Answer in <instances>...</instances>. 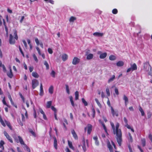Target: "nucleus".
<instances>
[{
  "instance_id": "nucleus-20",
  "label": "nucleus",
  "mask_w": 152,
  "mask_h": 152,
  "mask_svg": "<svg viewBox=\"0 0 152 152\" xmlns=\"http://www.w3.org/2000/svg\"><path fill=\"white\" fill-rule=\"evenodd\" d=\"M4 121L7 125L8 126L9 128L11 130H12V127L10 125V123L9 121H7L6 120H5Z\"/></svg>"
},
{
  "instance_id": "nucleus-30",
  "label": "nucleus",
  "mask_w": 152,
  "mask_h": 152,
  "mask_svg": "<svg viewBox=\"0 0 152 152\" xmlns=\"http://www.w3.org/2000/svg\"><path fill=\"white\" fill-rule=\"evenodd\" d=\"M69 99H70V102H71V103L72 106L73 107H74L75 104H74V101H73V100L72 96H70L69 97Z\"/></svg>"
},
{
  "instance_id": "nucleus-41",
  "label": "nucleus",
  "mask_w": 152,
  "mask_h": 152,
  "mask_svg": "<svg viewBox=\"0 0 152 152\" xmlns=\"http://www.w3.org/2000/svg\"><path fill=\"white\" fill-rule=\"evenodd\" d=\"M65 86H66V92L68 94H70V91H69V86L67 85L66 84L65 85Z\"/></svg>"
},
{
  "instance_id": "nucleus-43",
  "label": "nucleus",
  "mask_w": 152,
  "mask_h": 152,
  "mask_svg": "<svg viewBox=\"0 0 152 152\" xmlns=\"http://www.w3.org/2000/svg\"><path fill=\"white\" fill-rule=\"evenodd\" d=\"M50 75L53 77H55V75H56V72H55L53 71L52 70L51 73H50Z\"/></svg>"
},
{
  "instance_id": "nucleus-9",
  "label": "nucleus",
  "mask_w": 152,
  "mask_h": 152,
  "mask_svg": "<svg viewBox=\"0 0 152 152\" xmlns=\"http://www.w3.org/2000/svg\"><path fill=\"white\" fill-rule=\"evenodd\" d=\"M10 72L7 73V76L10 78H12L13 77V75L12 71V70L11 67H9Z\"/></svg>"
},
{
  "instance_id": "nucleus-56",
  "label": "nucleus",
  "mask_w": 152,
  "mask_h": 152,
  "mask_svg": "<svg viewBox=\"0 0 152 152\" xmlns=\"http://www.w3.org/2000/svg\"><path fill=\"white\" fill-rule=\"evenodd\" d=\"M51 109L53 110L54 112V113L56 112V109L54 107H53V106H51Z\"/></svg>"
},
{
  "instance_id": "nucleus-31",
  "label": "nucleus",
  "mask_w": 152,
  "mask_h": 152,
  "mask_svg": "<svg viewBox=\"0 0 152 152\" xmlns=\"http://www.w3.org/2000/svg\"><path fill=\"white\" fill-rule=\"evenodd\" d=\"M128 135L129 137V138H128L129 141L130 142H133V139L131 133H129Z\"/></svg>"
},
{
  "instance_id": "nucleus-28",
  "label": "nucleus",
  "mask_w": 152,
  "mask_h": 152,
  "mask_svg": "<svg viewBox=\"0 0 152 152\" xmlns=\"http://www.w3.org/2000/svg\"><path fill=\"white\" fill-rule=\"evenodd\" d=\"M139 111L141 113L142 115V116H144L145 115L144 112L141 106H140L139 107Z\"/></svg>"
},
{
  "instance_id": "nucleus-50",
  "label": "nucleus",
  "mask_w": 152,
  "mask_h": 152,
  "mask_svg": "<svg viewBox=\"0 0 152 152\" xmlns=\"http://www.w3.org/2000/svg\"><path fill=\"white\" fill-rule=\"evenodd\" d=\"M106 91L107 96H109L110 95V92L109 89L108 88H107Z\"/></svg>"
},
{
  "instance_id": "nucleus-19",
  "label": "nucleus",
  "mask_w": 152,
  "mask_h": 152,
  "mask_svg": "<svg viewBox=\"0 0 152 152\" xmlns=\"http://www.w3.org/2000/svg\"><path fill=\"white\" fill-rule=\"evenodd\" d=\"M94 140L95 141V144L97 145L98 146L99 145V141L98 140V137L97 136H96L94 137H93Z\"/></svg>"
},
{
  "instance_id": "nucleus-10",
  "label": "nucleus",
  "mask_w": 152,
  "mask_h": 152,
  "mask_svg": "<svg viewBox=\"0 0 152 152\" xmlns=\"http://www.w3.org/2000/svg\"><path fill=\"white\" fill-rule=\"evenodd\" d=\"M93 35L95 37H102L104 35V34L103 33L99 32H95L93 34Z\"/></svg>"
},
{
  "instance_id": "nucleus-6",
  "label": "nucleus",
  "mask_w": 152,
  "mask_h": 152,
  "mask_svg": "<svg viewBox=\"0 0 152 152\" xmlns=\"http://www.w3.org/2000/svg\"><path fill=\"white\" fill-rule=\"evenodd\" d=\"M4 135H5V136L7 137V138L9 141L11 143H12L13 141H12V139L11 137L7 133V132L6 131H4Z\"/></svg>"
},
{
  "instance_id": "nucleus-49",
  "label": "nucleus",
  "mask_w": 152,
  "mask_h": 152,
  "mask_svg": "<svg viewBox=\"0 0 152 152\" xmlns=\"http://www.w3.org/2000/svg\"><path fill=\"white\" fill-rule=\"evenodd\" d=\"M114 80V75H113L112 77L110 78L108 81V82L109 83L111 81H113Z\"/></svg>"
},
{
  "instance_id": "nucleus-17",
  "label": "nucleus",
  "mask_w": 152,
  "mask_h": 152,
  "mask_svg": "<svg viewBox=\"0 0 152 152\" xmlns=\"http://www.w3.org/2000/svg\"><path fill=\"white\" fill-rule=\"evenodd\" d=\"M116 64L118 66H122L124 65V62L122 61H119L116 63Z\"/></svg>"
},
{
  "instance_id": "nucleus-51",
  "label": "nucleus",
  "mask_w": 152,
  "mask_h": 152,
  "mask_svg": "<svg viewBox=\"0 0 152 152\" xmlns=\"http://www.w3.org/2000/svg\"><path fill=\"white\" fill-rule=\"evenodd\" d=\"M48 52L50 54H51L53 53V51L50 48H48Z\"/></svg>"
},
{
  "instance_id": "nucleus-52",
  "label": "nucleus",
  "mask_w": 152,
  "mask_h": 152,
  "mask_svg": "<svg viewBox=\"0 0 152 152\" xmlns=\"http://www.w3.org/2000/svg\"><path fill=\"white\" fill-rule=\"evenodd\" d=\"M36 48L37 50L38 51V54H39V55H41V51H40V50L39 48V47H37Z\"/></svg>"
},
{
  "instance_id": "nucleus-29",
  "label": "nucleus",
  "mask_w": 152,
  "mask_h": 152,
  "mask_svg": "<svg viewBox=\"0 0 152 152\" xmlns=\"http://www.w3.org/2000/svg\"><path fill=\"white\" fill-rule=\"evenodd\" d=\"M52 101H49L47 102L46 107L47 108H49L51 107L52 104Z\"/></svg>"
},
{
  "instance_id": "nucleus-58",
  "label": "nucleus",
  "mask_w": 152,
  "mask_h": 152,
  "mask_svg": "<svg viewBox=\"0 0 152 152\" xmlns=\"http://www.w3.org/2000/svg\"><path fill=\"white\" fill-rule=\"evenodd\" d=\"M35 42L37 45H39V40L37 38L35 39Z\"/></svg>"
},
{
  "instance_id": "nucleus-42",
  "label": "nucleus",
  "mask_w": 152,
  "mask_h": 152,
  "mask_svg": "<svg viewBox=\"0 0 152 152\" xmlns=\"http://www.w3.org/2000/svg\"><path fill=\"white\" fill-rule=\"evenodd\" d=\"M148 66H149L150 67H151V66L148 63H145L144 64V69H146V67H148Z\"/></svg>"
},
{
  "instance_id": "nucleus-46",
  "label": "nucleus",
  "mask_w": 152,
  "mask_h": 152,
  "mask_svg": "<svg viewBox=\"0 0 152 152\" xmlns=\"http://www.w3.org/2000/svg\"><path fill=\"white\" fill-rule=\"evenodd\" d=\"M19 136H18V137H15L14 138L15 141L17 143H18L19 142H20V140H19V138H18Z\"/></svg>"
},
{
  "instance_id": "nucleus-38",
  "label": "nucleus",
  "mask_w": 152,
  "mask_h": 152,
  "mask_svg": "<svg viewBox=\"0 0 152 152\" xmlns=\"http://www.w3.org/2000/svg\"><path fill=\"white\" fill-rule=\"evenodd\" d=\"M82 102L84 104V105L85 106H87L88 105V103L85 100L84 98H82Z\"/></svg>"
},
{
  "instance_id": "nucleus-21",
  "label": "nucleus",
  "mask_w": 152,
  "mask_h": 152,
  "mask_svg": "<svg viewBox=\"0 0 152 152\" xmlns=\"http://www.w3.org/2000/svg\"><path fill=\"white\" fill-rule=\"evenodd\" d=\"M94 57V55L91 53H90L88 54L86 57V59L88 60H90L93 58Z\"/></svg>"
},
{
  "instance_id": "nucleus-61",
  "label": "nucleus",
  "mask_w": 152,
  "mask_h": 152,
  "mask_svg": "<svg viewBox=\"0 0 152 152\" xmlns=\"http://www.w3.org/2000/svg\"><path fill=\"white\" fill-rule=\"evenodd\" d=\"M6 28V29H5V31L6 32V35L7 37H8V28Z\"/></svg>"
},
{
  "instance_id": "nucleus-12",
  "label": "nucleus",
  "mask_w": 152,
  "mask_h": 152,
  "mask_svg": "<svg viewBox=\"0 0 152 152\" xmlns=\"http://www.w3.org/2000/svg\"><path fill=\"white\" fill-rule=\"evenodd\" d=\"M107 104L111 108V112L112 113L113 115V116L114 115V110L113 108V107L112 106H111L110 104V101L109 99L107 100Z\"/></svg>"
},
{
  "instance_id": "nucleus-64",
  "label": "nucleus",
  "mask_w": 152,
  "mask_h": 152,
  "mask_svg": "<svg viewBox=\"0 0 152 152\" xmlns=\"http://www.w3.org/2000/svg\"><path fill=\"white\" fill-rule=\"evenodd\" d=\"M128 147L129 148V149L130 152H133L132 149L131 148V146L130 145H129L128 146Z\"/></svg>"
},
{
  "instance_id": "nucleus-15",
  "label": "nucleus",
  "mask_w": 152,
  "mask_h": 152,
  "mask_svg": "<svg viewBox=\"0 0 152 152\" xmlns=\"http://www.w3.org/2000/svg\"><path fill=\"white\" fill-rule=\"evenodd\" d=\"M124 120L125 123V126L128 129H130V126L128 124V121L126 117H124Z\"/></svg>"
},
{
  "instance_id": "nucleus-44",
  "label": "nucleus",
  "mask_w": 152,
  "mask_h": 152,
  "mask_svg": "<svg viewBox=\"0 0 152 152\" xmlns=\"http://www.w3.org/2000/svg\"><path fill=\"white\" fill-rule=\"evenodd\" d=\"M8 97L10 99V102L12 105H14V103L12 101V99L10 95H9L8 96Z\"/></svg>"
},
{
  "instance_id": "nucleus-32",
  "label": "nucleus",
  "mask_w": 152,
  "mask_h": 152,
  "mask_svg": "<svg viewBox=\"0 0 152 152\" xmlns=\"http://www.w3.org/2000/svg\"><path fill=\"white\" fill-rule=\"evenodd\" d=\"M4 141L3 140H1L0 142V148H2L3 150H4V147L3 145L4 144Z\"/></svg>"
},
{
  "instance_id": "nucleus-63",
  "label": "nucleus",
  "mask_w": 152,
  "mask_h": 152,
  "mask_svg": "<svg viewBox=\"0 0 152 152\" xmlns=\"http://www.w3.org/2000/svg\"><path fill=\"white\" fill-rule=\"evenodd\" d=\"M34 67L33 66H30L29 67V70L30 72H31L33 70Z\"/></svg>"
},
{
  "instance_id": "nucleus-14",
  "label": "nucleus",
  "mask_w": 152,
  "mask_h": 152,
  "mask_svg": "<svg viewBox=\"0 0 152 152\" xmlns=\"http://www.w3.org/2000/svg\"><path fill=\"white\" fill-rule=\"evenodd\" d=\"M54 139V148L57 150V140L55 137H53Z\"/></svg>"
},
{
  "instance_id": "nucleus-1",
  "label": "nucleus",
  "mask_w": 152,
  "mask_h": 152,
  "mask_svg": "<svg viewBox=\"0 0 152 152\" xmlns=\"http://www.w3.org/2000/svg\"><path fill=\"white\" fill-rule=\"evenodd\" d=\"M119 124L118 123H117L115 126V134H116L115 138L119 146H121L122 142V134L121 129H119Z\"/></svg>"
},
{
  "instance_id": "nucleus-53",
  "label": "nucleus",
  "mask_w": 152,
  "mask_h": 152,
  "mask_svg": "<svg viewBox=\"0 0 152 152\" xmlns=\"http://www.w3.org/2000/svg\"><path fill=\"white\" fill-rule=\"evenodd\" d=\"M19 95L20 96V97L22 99V100L23 101V102H25V100H24V97L22 95V94L21 93H19Z\"/></svg>"
},
{
  "instance_id": "nucleus-7",
  "label": "nucleus",
  "mask_w": 152,
  "mask_h": 152,
  "mask_svg": "<svg viewBox=\"0 0 152 152\" xmlns=\"http://www.w3.org/2000/svg\"><path fill=\"white\" fill-rule=\"evenodd\" d=\"M80 61V59L77 57H75L72 61V63L74 65H76Z\"/></svg>"
},
{
  "instance_id": "nucleus-23",
  "label": "nucleus",
  "mask_w": 152,
  "mask_h": 152,
  "mask_svg": "<svg viewBox=\"0 0 152 152\" xmlns=\"http://www.w3.org/2000/svg\"><path fill=\"white\" fill-rule=\"evenodd\" d=\"M32 75L34 77L36 78H38L39 77V75L36 72H33L32 73Z\"/></svg>"
},
{
  "instance_id": "nucleus-13",
  "label": "nucleus",
  "mask_w": 152,
  "mask_h": 152,
  "mask_svg": "<svg viewBox=\"0 0 152 152\" xmlns=\"http://www.w3.org/2000/svg\"><path fill=\"white\" fill-rule=\"evenodd\" d=\"M44 94V91L43 88V86L42 84L41 83L40 85V92L39 95L40 96H43Z\"/></svg>"
},
{
  "instance_id": "nucleus-60",
  "label": "nucleus",
  "mask_w": 152,
  "mask_h": 152,
  "mask_svg": "<svg viewBox=\"0 0 152 152\" xmlns=\"http://www.w3.org/2000/svg\"><path fill=\"white\" fill-rule=\"evenodd\" d=\"M115 92L116 95H118L119 94V93L117 88H115Z\"/></svg>"
},
{
  "instance_id": "nucleus-39",
  "label": "nucleus",
  "mask_w": 152,
  "mask_h": 152,
  "mask_svg": "<svg viewBox=\"0 0 152 152\" xmlns=\"http://www.w3.org/2000/svg\"><path fill=\"white\" fill-rule=\"evenodd\" d=\"M95 100L96 102V103L98 105V106L100 107H102L101 104H100V103L99 102V101L98 100V99H96V98H95Z\"/></svg>"
},
{
  "instance_id": "nucleus-18",
  "label": "nucleus",
  "mask_w": 152,
  "mask_h": 152,
  "mask_svg": "<svg viewBox=\"0 0 152 152\" xmlns=\"http://www.w3.org/2000/svg\"><path fill=\"white\" fill-rule=\"evenodd\" d=\"M107 56V53H106L105 52L101 53L99 56V58L101 59H103L105 58Z\"/></svg>"
},
{
  "instance_id": "nucleus-55",
  "label": "nucleus",
  "mask_w": 152,
  "mask_h": 152,
  "mask_svg": "<svg viewBox=\"0 0 152 152\" xmlns=\"http://www.w3.org/2000/svg\"><path fill=\"white\" fill-rule=\"evenodd\" d=\"M151 116V114L150 112H148L147 113V117L148 118H150Z\"/></svg>"
},
{
  "instance_id": "nucleus-24",
  "label": "nucleus",
  "mask_w": 152,
  "mask_h": 152,
  "mask_svg": "<svg viewBox=\"0 0 152 152\" xmlns=\"http://www.w3.org/2000/svg\"><path fill=\"white\" fill-rule=\"evenodd\" d=\"M68 56L66 54H64L62 55V59L64 61H66L68 58Z\"/></svg>"
},
{
  "instance_id": "nucleus-26",
  "label": "nucleus",
  "mask_w": 152,
  "mask_h": 152,
  "mask_svg": "<svg viewBox=\"0 0 152 152\" xmlns=\"http://www.w3.org/2000/svg\"><path fill=\"white\" fill-rule=\"evenodd\" d=\"M2 102L4 105H5L7 106L8 107L10 108V105H8L6 103L5 99V97H4L2 100Z\"/></svg>"
},
{
  "instance_id": "nucleus-8",
  "label": "nucleus",
  "mask_w": 152,
  "mask_h": 152,
  "mask_svg": "<svg viewBox=\"0 0 152 152\" xmlns=\"http://www.w3.org/2000/svg\"><path fill=\"white\" fill-rule=\"evenodd\" d=\"M107 146L110 152H113V147L109 140L107 142Z\"/></svg>"
},
{
  "instance_id": "nucleus-47",
  "label": "nucleus",
  "mask_w": 152,
  "mask_h": 152,
  "mask_svg": "<svg viewBox=\"0 0 152 152\" xmlns=\"http://www.w3.org/2000/svg\"><path fill=\"white\" fill-rule=\"evenodd\" d=\"M102 126H103V128H104V130L105 131V132L106 133H107V129L106 128V126L104 124H103L102 125Z\"/></svg>"
},
{
  "instance_id": "nucleus-59",
  "label": "nucleus",
  "mask_w": 152,
  "mask_h": 152,
  "mask_svg": "<svg viewBox=\"0 0 152 152\" xmlns=\"http://www.w3.org/2000/svg\"><path fill=\"white\" fill-rule=\"evenodd\" d=\"M109 59L111 60H114V56L113 55H111L109 56Z\"/></svg>"
},
{
  "instance_id": "nucleus-40",
  "label": "nucleus",
  "mask_w": 152,
  "mask_h": 152,
  "mask_svg": "<svg viewBox=\"0 0 152 152\" xmlns=\"http://www.w3.org/2000/svg\"><path fill=\"white\" fill-rule=\"evenodd\" d=\"M142 144V146L144 147L145 145V139H143L141 140Z\"/></svg>"
},
{
  "instance_id": "nucleus-25",
  "label": "nucleus",
  "mask_w": 152,
  "mask_h": 152,
  "mask_svg": "<svg viewBox=\"0 0 152 152\" xmlns=\"http://www.w3.org/2000/svg\"><path fill=\"white\" fill-rule=\"evenodd\" d=\"M49 92L51 94H52L53 93V87L52 86H51L49 88Z\"/></svg>"
},
{
  "instance_id": "nucleus-36",
  "label": "nucleus",
  "mask_w": 152,
  "mask_h": 152,
  "mask_svg": "<svg viewBox=\"0 0 152 152\" xmlns=\"http://www.w3.org/2000/svg\"><path fill=\"white\" fill-rule=\"evenodd\" d=\"M123 99L125 101V104L128 102V99L127 97L125 95L124 96Z\"/></svg>"
},
{
  "instance_id": "nucleus-54",
  "label": "nucleus",
  "mask_w": 152,
  "mask_h": 152,
  "mask_svg": "<svg viewBox=\"0 0 152 152\" xmlns=\"http://www.w3.org/2000/svg\"><path fill=\"white\" fill-rule=\"evenodd\" d=\"M110 123L113 130V132L114 133V124L113 122L111 121H110Z\"/></svg>"
},
{
  "instance_id": "nucleus-5",
  "label": "nucleus",
  "mask_w": 152,
  "mask_h": 152,
  "mask_svg": "<svg viewBox=\"0 0 152 152\" xmlns=\"http://www.w3.org/2000/svg\"><path fill=\"white\" fill-rule=\"evenodd\" d=\"M39 84L38 81L37 80L34 79L32 80V86L33 89L35 88Z\"/></svg>"
},
{
  "instance_id": "nucleus-27",
  "label": "nucleus",
  "mask_w": 152,
  "mask_h": 152,
  "mask_svg": "<svg viewBox=\"0 0 152 152\" xmlns=\"http://www.w3.org/2000/svg\"><path fill=\"white\" fill-rule=\"evenodd\" d=\"M83 145L82 146V148L84 152H85L86 151V148L85 145V140L84 139L83 140Z\"/></svg>"
},
{
  "instance_id": "nucleus-22",
  "label": "nucleus",
  "mask_w": 152,
  "mask_h": 152,
  "mask_svg": "<svg viewBox=\"0 0 152 152\" xmlns=\"http://www.w3.org/2000/svg\"><path fill=\"white\" fill-rule=\"evenodd\" d=\"M68 145H69V147L72 150H75V148L74 147H73L72 144V142H71L70 141H69L68 140Z\"/></svg>"
},
{
  "instance_id": "nucleus-3",
  "label": "nucleus",
  "mask_w": 152,
  "mask_h": 152,
  "mask_svg": "<svg viewBox=\"0 0 152 152\" xmlns=\"http://www.w3.org/2000/svg\"><path fill=\"white\" fill-rule=\"evenodd\" d=\"M18 138L20 140V143L21 145H24V148L26 149L27 151L28 152H30L31 150L29 147L23 141V139L20 136H19Z\"/></svg>"
},
{
  "instance_id": "nucleus-2",
  "label": "nucleus",
  "mask_w": 152,
  "mask_h": 152,
  "mask_svg": "<svg viewBox=\"0 0 152 152\" xmlns=\"http://www.w3.org/2000/svg\"><path fill=\"white\" fill-rule=\"evenodd\" d=\"M13 35L10 34L9 35V42L10 44L14 45L15 42V39L17 40L18 39V37L17 34V32L16 30H14Z\"/></svg>"
},
{
  "instance_id": "nucleus-45",
  "label": "nucleus",
  "mask_w": 152,
  "mask_h": 152,
  "mask_svg": "<svg viewBox=\"0 0 152 152\" xmlns=\"http://www.w3.org/2000/svg\"><path fill=\"white\" fill-rule=\"evenodd\" d=\"M19 49L20 51V53L22 54V55L24 57V53L23 52V51H22V49L21 48V47H20V46H19Z\"/></svg>"
},
{
  "instance_id": "nucleus-11",
  "label": "nucleus",
  "mask_w": 152,
  "mask_h": 152,
  "mask_svg": "<svg viewBox=\"0 0 152 152\" xmlns=\"http://www.w3.org/2000/svg\"><path fill=\"white\" fill-rule=\"evenodd\" d=\"M71 133L73 135V137L75 140H77L78 139V136L75 132L74 129H72L71 131Z\"/></svg>"
},
{
  "instance_id": "nucleus-37",
  "label": "nucleus",
  "mask_w": 152,
  "mask_h": 152,
  "mask_svg": "<svg viewBox=\"0 0 152 152\" xmlns=\"http://www.w3.org/2000/svg\"><path fill=\"white\" fill-rule=\"evenodd\" d=\"M44 64L45 66L46 67V69L48 70L49 69V66L48 63L46 61H45L44 62Z\"/></svg>"
},
{
  "instance_id": "nucleus-33",
  "label": "nucleus",
  "mask_w": 152,
  "mask_h": 152,
  "mask_svg": "<svg viewBox=\"0 0 152 152\" xmlns=\"http://www.w3.org/2000/svg\"><path fill=\"white\" fill-rule=\"evenodd\" d=\"M29 132L34 137H36V134L35 132L33 131V130L31 129H30L29 130Z\"/></svg>"
},
{
  "instance_id": "nucleus-48",
  "label": "nucleus",
  "mask_w": 152,
  "mask_h": 152,
  "mask_svg": "<svg viewBox=\"0 0 152 152\" xmlns=\"http://www.w3.org/2000/svg\"><path fill=\"white\" fill-rule=\"evenodd\" d=\"M33 57L34 58V60L35 61L37 62H38V60L36 56V55L35 54H34L33 55Z\"/></svg>"
},
{
  "instance_id": "nucleus-57",
  "label": "nucleus",
  "mask_w": 152,
  "mask_h": 152,
  "mask_svg": "<svg viewBox=\"0 0 152 152\" xmlns=\"http://www.w3.org/2000/svg\"><path fill=\"white\" fill-rule=\"evenodd\" d=\"M23 44L24 45L25 47L26 48H27V43H26V42L25 40H23Z\"/></svg>"
},
{
  "instance_id": "nucleus-16",
  "label": "nucleus",
  "mask_w": 152,
  "mask_h": 152,
  "mask_svg": "<svg viewBox=\"0 0 152 152\" xmlns=\"http://www.w3.org/2000/svg\"><path fill=\"white\" fill-rule=\"evenodd\" d=\"M132 71H134L137 69V66L135 63L133 64L132 65H131V67Z\"/></svg>"
},
{
  "instance_id": "nucleus-34",
  "label": "nucleus",
  "mask_w": 152,
  "mask_h": 152,
  "mask_svg": "<svg viewBox=\"0 0 152 152\" xmlns=\"http://www.w3.org/2000/svg\"><path fill=\"white\" fill-rule=\"evenodd\" d=\"M76 19V17L73 16H71L69 19V21L70 22H73Z\"/></svg>"
},
{
  "instance_id": "nucleus-35",
  "label": "nucleus",
  "mask_w": 152,
  "mask_h": 152,
  "mask_svg": "<svg viewBox=\"0 0 152 152\" xmlns=\"http://www.w3.org/2000/svg\"><path fill=\"white\" fill-rule=\"evenodd\" d=\"M75 99L77 100L79 98V92L78 91H76L75 93Z\"/></svg>"
},
{
  "instance_id": "nucleus-4",
  "label": "nucleus",
  "mask_w": 152,
  "mask_h": 152,
  "mask_svg": "<svg viewBox=\"0 0 152 152\" xmlns=\"http://www.w3.org/2000/svg\"><path fill=\"white\" fill-rule=\"evenodd\" d=\"M92 129V126L90 124H88L87 126L84 128L85 132H86L87 130L88 134H90Z\"/></svg>"
},
{
  "instance_id": "nucleus-62",
  "label": "nucleus",
  "mask_w": 152,
  "mask_h": 152,
  "mask_svg": "<svg viewBox=\"0 0 152 152\" xmlns=\"http://www.w3.org/2000/svg\"><path fill=\"white\" fill-rule=\"evenodd\" d=\"M2 67L3 69V71L4 72H6L7 71V70L5 66L4 65H3Z\"/></svg>"
}]
</instances>
